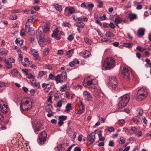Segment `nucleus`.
I'll return each mask as SVG.
<instances>
[{
  "instance_id": "f257e3e1",
  "label": "nucleus",
  "mask_w": 151,
  "mask_h": 151,
  "mask_svg": "<svg viewBox=\"0 0 151 151\" xmlns=\"http://www.w3.org/2000/svg\"><path fill=\"white\" fill-rule=\"evenodd\" d=\"M33 100L31 98H23L22 100L20 105L21 111H27L31 109L33 106Z\"/></svg>"
},
{
  "instance_id": "f03ea898",
  "label": "nucleus",
  "mask_w": 151,
  "mask_h": 151,
  "mask_svg": "<svg viewBox=\"0 0 151 151\" xmlns=\"http://www.w3.org/2000/svg\"><path fill=\"white\" fill-rule=\"evenodd\" d=\"M115 66L114 61L112 58H107L102 63V69L103 70H109Z\"/></svg>"
},
{
  "instance_id": "7ed1b4c3",
  "label": "nucleus",
  "mask_w": 151,
  "mask_h": 151,
  "mask_svg": "<svg viewBox=\"0 0 151 151\" xmlns=\"http://www.w3.org/2000/svg\"><path fill=\"white\" fill-rule=\"evenodd\" d=\"M147 95V90L143 88H141L138 90L136 99L138 101H141L145 99Z\"/></svg>"
},
{
  "instance_id": "20e7f679",
  "label": "nucleus",
  "mask_w": 151,
  "mask_h": 151,
  "mask_svg": "<svg viewBox=\"0 0 151 151\" xmlns=\"http://www.w3.org/2000/svg\"><path fill=\"white\" fill-rule=\"evenodd\" d=\"M119 102L118 105L119 108H122L125 106L129 100V96L128 94H125L120 97L119 99Z\"/></svg>"
},
{
  "instance_id": "39448f33",
  "label": "nucleus",
  "mask_w": 151,
  "mask_h": 151,
  "mask_svg": "<svg viewBox=\"0 0 151 151\" xmlns=\"http://www.w3.org/2000/svg\"><path fill=\"white\" fill-rule=\"evenodd\" d=\"M44 34L41 31L38 30L37 36V38L39 44L41 47H43L46 45L45 39L44 38Z\"/></svg>"
},
{
  "instance_id": "423d86ee",
  "label": "nucleus",
  "mask_w": 151,
  "mask_h": 151,
  "mask_svg": "<svg viewBox=\"0 0 151 151\" xmlns=\"http://www.w3.org/2000/svg\"><path fill=\"white\" fill-rule=\"evenodd\" d=\"M97 83V81L96 79L89 77L84 79L83 84L85 87L91 85H96Z\"/></svg>"
},
{
  "instance_id": "0eeeda50",
  "label": "nucleus",
  "mask_w": 151,
  "mask_h": 151,
  "mask_svg": "<svg viewBox=\"0 0 151 151\" xmlns=\"http://www.w3.org/2000/svg\"><path fill=\"white\" fill-rule=\"evenodd\" d=\"M109 87L112 90H115L117 87L118 82L117 79L114 77H109V82H108Z\"/></svg>"
},
{
  "instance_id": "6e6552de",
  "label": "nucleus",
  "mask_w": 151,
  "mask_h": 151,
  "mask_svg": "<svg viewBox=\"0 0 151 151\" xmlns=\"http://www.w3.org/2000/svg\"><path fill=\"white\" fill-rule=\"evenodd\" d=\"M47 134L45 131L41 132L39 135V138L37 139V142L40 145H43L44 144L47 139Z\"/></svg>"
},
{
  "instance_id": "1a4fd4ad",
  "label": "nucleus",
  "mask_w": 151,
  "mask_h": 151,
  "mask_svg": "<svg viewBox=\"0 0 151 151\" xmlns=\"http://www.w3.org/2000/svg\"><path fill=\"white\" fill-rule=\"evenodd\" d=\"M34 18L33 16L29 18L25 24V28L26 31L28 32V33H29L31 30V28L30 27V25L31 24L32 22L33 21Z\"/></svg>"
},
{
  "instance_id": "9d476101",
  "label": "nucleus",
  "mask_w": 151,
  "mask_h": 151,
  "mask_svg": "<svg viewBox=\"0 0 151 151\" xmlns=\"http://www.w3.org/2000/svg\"><path fill=\"white\" fill-rule=\"evenodd\" d=\"M8 108L6 105L2 100H0V111L3 113L8 111Z\"/></svg>"
},
{
  "instance_id": "9b49d317",
  "label": "nucleus",
  "mask_w": 151,
  "mask_h": 151,
  "mask_svg": "<svg viewBox=\"0 0 151 151\" xmlns=\"http://www.w3.org/2000/svg\"><path fill=\"white\" fill-rule=\"evenodd\" d=\"M42 124L39 121H38L36 123H34L33 124V128L34 132L36 133L42 129L43 128L42 127Z\"/></svg>"
},
{
  "instance_id": "f8f14e48",
  "label": "nucleus",
  "mask_w": 151,
  "mask_h": 151,
  "mask_svg": "<svg viewBox=\"0 0 151 151\" xmlns=\"http://www.w3.org/2000/svg\"><path fill=\"white\" fill-rule=\"evenodd\" d=\"M122 73L124 76V78L127 81L130 80V77L129 70L126 68L124 67L122 71Z\"/></svg>"
},
{
  "instance_id": "ddd939ff",
  "label": "nucleus",
  "mask_w": 151,
  "mask_h": 151,
  "mask_svg": "<svg viewBox=\"0 0 151 151\" xmlns=\"http://www.w3.org/2000/svg\"><path fill=\"white\" fill-rule=\"evenodd\" d=\"M83 98L85 100L88 101H91L92 97L89 92L85 91L83 92Z\"/></svg>"
},
{
  "instance_id": "4468645a",
  "label": "nucleus",
  "mask_w": 151,
  "mask_h": 151,
  "mask_svg": "<svg viewBox=\"0 0 151 151\" xmlns=\"http://www.w3.org/2000/svg\"><path fill=\"white\" fill-rule=\"evenodd\" d=\"M96 133L94 132L91 133L89 134L88 135L87 137V140L90 142V144H91L94 141L95 138V134Z\"/></svg>"
},
{
  "instance_id": "2eb2a0df",
  "label": "nucleus",
  "mask_w": 151,
  "mask_h": 151,
  "mask_svg": "<svg viewBox=\"0 0 151 151\" xmlns=\"http://www.w3.org/2000/svg\"><path fill=\"white\" fill-rule=\"evenodd\" d=\"M58 27H56L55 30L53 31V33L51 35V37L57 40H60L61 38L60 36H58Z\"/></svg>"
},
{
  "instance_id": "dca6fc26",
  "label": "nucleus",
  "mask_w": 151,
  "mask_h": 151,
  "mask_svg": "<svg viewBox=\"0 0 151 151\" xmlns=\"http://www.w3.org/2000/svg\"><path fill=\"white\" fill-rule=\"evenodd\" d=\"M68 11L70 14H73L74 13L76 10L73 7H66L65 9V15L66 16H68V14L66 13V12Z\"/></svg>"
},
{
  "instance_id": "f3484780",
  "label": "nucleus",
  "mask_w": 151,
  "mask_h": 151,
  "mask_svg": "<svg viewBox=\"0 0 151 151\" xmlns=\"http://www.w3.org/2000/svg\"><path fill=\"white\" fill-rule=\"evenodd\" d=\"M127 17L131 21L136 19L137 18V15L131 13L130 12H127Z\"/></svg>"
},
{
  "instance_id": "a211bd4d",
  "label": "nucleus",
  "mask_w": 151,
  "mask_h": 151,
  "mask_svg": "<svg viewBox=\"0 0 151 151\" xmlns=\"http://www.w3.org/2000/svg\"><path fill=\"white\" fill-rule=\"evenodd\" d=\"M67 133L69 137L73 138V139H75L76 137V132L73 131L72 129H70L68 130L67 131Z\"/></svg>"
},
{
  "instance_id": "6ab92c4d",
  "label": "nucleus",
  "mask_w": 151,
  "mask_h": 151,
  "mask_svg": "<svg viewBox=\"0 0 151 151\" xmlns=\"http://www.w3.org/2000/svg\"><path fill=\"white\" fill-rule=\"evenodd\" d=\"M80 54L82 55L84 58H87L89 57L90 55H91V52L88 50H85L83 52H81Z\"/></svg>"
},
{
  "instance_id": "aec40b11",
  "label": "nucleus",
  "mask_w": 151,
  "mask_h": 151,
  "mask_svg": "<svg viewBox=\"0 0 151 151\" xmlns=\"http://www.w3.org/2000/svg\"><path fill=\"white\" fill-rule=\"evenodd\" d=\"M95 133L98 135L99 140L100 141H103L105 140V138L102 136L101 131L99 130H95Z\"/></svg>"
},
{
  "instance_id": "412c9836",
  "label": "nucleus",
  "mask_w": 151,
  "mask_h": 151,
  "mask_svg": "<svg viewBox=\"0 0 151 151\" xmlns=\"http://www.w3.org/2000/svg\"><path fill=\"white\" fill-rule=\"evenodd\" d=\"M123 20L122 18L119 15H117L116 18L115 19L114 23L118 27H119L118 24L119 23H121Z\"/></svg>"
},
{
  "instance_id": "4be33fe9",
  "label": "nucleus",
  "mask_w": 151,
  "mask_h": 151,
  "mask_svg": "<svg viewBox=\"0 0 151 151\" xmlns=\"http://www.w3.org/2000/svg\"><path fill=\"white\" fill-rule=\"evenodd\" d=\"M30 52L33 56L36 58V59H38L39 57L38 53L34 49H31Z\"/></svg>"
},
{
  "instance_id": "5701e85b",
  "label": "nucleus",
  "mask_w": 151,
  "mask_h": 151,
  "mask_svg": "<svg viewBox=\"0 0 151 151\" xmlns=\"http://www.w3.org/2000/svg\"><path fill=\"white\" fill-rule=\"evenodd\" d=\"M79 62L78 59L75 58L73 60V61L69 63V65L71 67L74 66L76 65L79 64Z\"/></svg>"
},
{
  "instance_id": "b1692460",
  "label": "nucleus",
  "mask_w": 151,
  "mask_h": 151,
  "mask_svg": "<svg viewBox=\"0 0 151 151\" xmlns=\"http://www.w3.org/2000/svg\"><path fill=\"white\" fill-rule=\"evenodd\" d=\"M18 73V71L16 69H13L11 70V75L14 77H17Z\"/></svg>"
},
{
  "instance_id": "393cba45",
  "label": "nucleus",
  "mask_w": 151,
  "mask_h": 151,
  "mask_svg": "<svg viewBox=\"0 0 151 151\" xmlns=\"http://www.w3.org/2000/svg\"><path fill=\"white\" fill-rule=\"evenodd\" d=\"M74 25L78 27L81 28H83L85 25L84 23L81 22H76Z\"/></svg>"
},
{
  "instance_id": "a878e982",
  "label": "nucleus",
  "mask_w": 151,
  "mask_h": 151,
  "mask_svg": "<svg viewBox=\"0 0 151 151\" xmlns=\"http://www.w3.org/2000/svg\"><path fill=\"white\" fill-rule=\"evenodd\" d=\"M61 78L63 82L65 81L67 79L66 72L65 71H63L62 73L61 74Z\"/></svg>"
},
{
  "instance_id": "bb28decb",
  "label": "nucleus",
  "mask_w": 151,
  "mask_h": 151,
  "mask_svg": "<svg viewBox=\"0 0 151 151\" xmlns=\"http://www.w3.org/2000/svg\"><path fill=\"white\" fill-rule=\"evenodd\" d=\"M4 63L5 65V67L9 69L12 67V64L9 63L8 61L6 60V59L5 60Z\"/></svg>"
},
{
  "instance_id": "cd10ccee",
  "label": "nucleus",
  "mask_w": 151,
  "mask_h": 151,
  "mask_svg": "<svg viewBox=\"0 0 151 151\" xmlns=\"http://www.w3.org/2000/svg\"><path fill=\"white\" fill-rule=\"evenodd\" d=\"M71 104L70 103L68 104L66 107H65V110L64 111L67 113H68L69 112V111L70 109H71Z\"/></svg>"
},
{
  "instance_id": "c85d7f7f",
  "label": "nucleus",
  "mask_w": 151,
  "mask_h": 151,
  "mask_svg": "<svg viewBox=\"0 0 151 151\" xmlns=\"http://www.w3.org/2000/svg\"><path fill=\"white\" fill-rule=\"evenodd\" d=\"M53 6L57 11L60 12L62 11V8L60 5L57 4H54Z\"/></svg>"
},
{
  "instance_id": "c756f323",
  "label": "nucleus",
  "mask_w": 151,
  "mask_h": 151,
  "mask_svg": "<svg viewBox=\"0 0 151 151\" xmlns=\"http://www.w3.org/2000/svg\"><path fill=\"white\" fill-rule=\"evenodd\" d=\"M43 34L47 33L49 30V27L47 24H45L42 28Z\"/></svg>"
},
{
  "instance_id": "7c9ffc66",
  "label": "nucleus",
  "mask_w": 151,
  "mask_h": 151,
  "mask_svg": "<svg viewBox=\"0 0 151 151\" xmlns=\"http://www.w3.org/2000/svg\"><path fill=\"white\" fill-rule=\"evenodd\" d=\"M55 81L58 82L62 83L63 82L62 78H61V76L60 74L58 75L55 77Z\"/></svg>"
},
{
  "instance_id": "2f4dec72",
  "label": "nucleus",
  "mask_w": 151,
  "mask_h": 151,
  "mask_svg": "<svg viewBox=\"0 0 151 151\" xmlns=\"http://www.w3.org/2000/svg\"><path fill=\"white\" fill-rule=\"evenodd\" d=\"M145 61L147 63L145 64V66L147 68H151V63L150 62V60L148 58H146L145 59Z\"/></svg>"
},
{
  "instance_id": "473e14b6",
  "label": "nucleus",
  "mask_w": 151,
  "mask_h": 151,
  "mask_svg": "<svg viewBox=\"0 0 151 151\" xmlns=\"http://www.w3.org/2000/svg\"><path fill=\"white\" fill-rule=\"evenodd\" d=\"M45 109L46 111L49 113L51 112L52 109V106L51 104H48L46 106Z\"/></svg>"
},
{
  "instance_id": "72a5a7b5",
  "label": "nucleus",
  "mask_w": 151,
  "mask_h": 151,
  "mask_svg": "<svg viewBox=\"0 0 151 151\" xmlns=\"http://www.w3.org/2000/svg\"><path fill=\"white\" fill-rule=\"evenodd\" d=\"M101 40L102 42L104 44H109L110 43L111 41L110 39L105 38H103L101 39Z\"/></svg>"
},
{
  "instance_id": "f704fd0d",
  "label": "nucleus",
  "mask_w": 151,
  "mask_h": 151,
  "mask_svg": "<svg viewBox=\"0 0 151 151\" xmlns=\"http://www.w3.org/2000/svg\"><path fill=\"white\" fill-rule=\"evenodd\" d=\"M8 51L6 49H0V55H6L8 54Z\"/></svg>"
},
{
  "instance_id": "c9c22d12",
  "label": "nucleus",
  "mask_w": 151,
  "mask_h": 151,
  "mask_svg": "<svg viewBox=\"0 0 151 151\" xmlns=\"http://www.w3.org/2000/svg\"><path fill=\"white\" fill-rule=\"evenodd\" d=\"M87 8L86 9H88L89 11L91 10L94 6V5L92 4L87 3Z\"/></svg>"
},
{
  "instance_id": "e433bc0d",
  "label": "nucleus",
  "mask_w": 151,
  "mask_h": 151,
  "mask_svg": "<svg viewBox=\"0 0 151 151\" xmlns=\"http://www.w3.org/2000/svg\"><path fill=\"white\" fill-rule=\"evenodd\" d=\"M56 151H64V149L62 147L61 145L58 146L55 148Z\"/></svg>"
},
{
  "instance_id": "4c0bfd02",
  "label": "nucleus",
  "mask_w": 151,
  "mask_h": 151,
  "mask_svg": "<svg viewBox=\"0 0 151 151\" xmlns=\"http://www.w3.org/2000/svg\"><path fill=\"white\" fill-rule=\"evenodd\" d=\"M144 32L145 30L144 29L142 28L139 29L138 32V33L139 35V37H140L141 36L143 35H144Z\"/></svg>"
},
{
  "instance_id": "58836bf2",
  "label": "nucleus",
  "mask_w": 151,
  "mask_h": 151,
  "mask_svg": "<svg viewBox=\"0 0 151 151\" xmlns=\"http://www.w3.org/2000/svg\"><path fill=\"white\" fill-rule=\"evenodd\" d=\"M123 46L127 47H131L132 46V44L131 43H124L123 44Z\"/></svg>"
},
{
  "instance_id": "ea45409f",
  "label": "nucleus",
  "mask_w": 151,
  "mask_h": 151,
  "mask_svg": "<svg viewBox=\"0 0 151 151\" xmlns=\"http://www.w3.org/2000/svg\"><path fill=\"white\" fill-rule=\"evenodd\" d=\"M106 35L108 37H113L115 36L114 34L110 32H107L106 33Z\"/></svg>"
},
{
  "instance_id": "a19ab883",
  "label": "nucleus",
  "mask_w": 151,
  "mask_h": 151,
  "mask_svg": "<svg viewBox=\"0 0 151 151\" xmlns=\"http://www.w3.org/2000/svg\"><path fill=\"white\" fill-rule=\"evenodd\" d=\"M73 50H69L66 53L67 56L68 58H70L72 56V54L73 53Z\"/></svg>"
},
{
  "instance_id": "79ce46f5",
  "label": "nucleus",
  "mask_w": 151,
  "mask_h": 151,
  "mask_svg": "<svg viewBox=\"0 0 151 151\" xmlns=\"http://www.w3.org/2000/svg\"><path fill=\"white\" fill-rule=\"evenodd\" d=\"M5 85L3 82H0V92L1 91L5 88Z\"/></svg>"
},
{
  "instance_id": "37998d69",
  "label": "nucleus",
  "mask_w": 151,
  "mask_h": 151,
  "mask_svg": "<svg viewBox=\"0 0 151 151\" xmlns=\"http://www.w3.org/2000/svg\"><path fill=\"white\" fill-rule=\"evenodd\" d=\"M67 89V85H63L61 86L60 88V90L62 92H64Z\"/></svg>"
},
{
  "instance_id": "c03bdc74",
  "label": "nucleus",
  "mask_w": 151,
  "mask_h": 151,
  "mask_svg": "<svg viewBox=\"0 0 151 151\" xmlns=\"http://www.w3.org/2000/svg\"><path fill=\"white\" fill-rule=\"evenodd\" d=\"M59 119L60 120H63V121L66 119L67 116L65 115H60L58 117Z\"/></svg>"
},
{
  "instance_id": "a18cd8bd",
  "label": "nucleus",
  "mask_w": 151,
  "mask_h": 151,
  "mask_svg": "<svg viewBox=\"0 0 151 151\" xmlns=\"http://www.w3.org/2000/svg\"><path fill=\"white\" fill-rule=\"evenodd\" d=\"M49 52V49L48 48H45L43 51V54L44 56H47Z\"/></svg>"
},
{
  "instance_id": "49530a36",
  "label": "nucleus",
  "mask_w": 151,
  "mask_h": 151,
  "mask_svg": "<svg viewBox=\"0 0 151 151\" xmlns=\"http://www.w3.org/2000/svg\"><path fill=\"white\" fill-rule=\"evenodd\" d=\"M32 86L34 87L37 88H40V83L39 82H36L34 84L32 85Z\"/></svg>"
},
{
  "instance_id": "de8ad7c7",
  "label": "nucleus",
  "mask_w": 151,
  "mask_h": 151,
  "mask_svg": "<svg viewBox=\"0 0 151 151\" xmlns=\"http://www.w3.org/2000/svg\"><path fill=\"white\" fill-rule=\"evenodd\" d=\"M9 18L10 20H14L17 19V17L15 15H11L9 16Z\"/></svg>"
},
{
  "instance_id": "09e8293b",
  "label": "nucleus",
  "mask_w": 151,
  "mask_h": 151,
  "mask_svg": "<svg viewBox=\"0 0 151 151\" xmlns=\"http://www.w3.org/2000/svg\"><path fill=\"white\" fill-rule=\"evenodd\" d=\"M137 111L139 115H140L141 116H142V115L143 113V110L142 109L140 108L138 109L137 110Z\"/></svg>"
},
{
  "instance_id": "8fccbe9b",
  "label": "nucleus",
  "mask_w": 151,
  "mask_h": 151,
  "mask_svg": "<svg viewBox=\"0 0 151 151\" xmlns=\"http://www.w3.org/2000/svg\"><path fill=\"white\" fill-rule=\"evenodd\" d=\"M22 55L21 53H20L19 55V57L18 59V60L19 62V63H20L22 62Z\"/></svg>"
},
{
  "instance_id": "3c124183",
  "label": "nucleus",
  "mask_w": 151,
  "mask_h": 151,
  "mask_svg": "<svg viewBox=\"0 0 151 151\" xmlns=\"http://www.w3.org/2000/svg\"><path fill=\"white\" fill-rule=\"evenodd\" d=\"M20 34L21 36L23 37L25 35L24 30V29H22L20 31Z\"/></svg>"
},
{
  "instance_id": "603ef678",
  "label": "nucleus",
  "mask_w": 151,
  "mask_h": 151,
  "mask_svg": "<svg viewBox=\"0 0 151 151\" xmlns=\"http://www.w3.org/2000/svg\"><path fill=\"white\" fill-rule=\"evenodd\" d=\"M131 130L135 134L138 130V129L135 127H133L131 128Z\"/></svg>"
},
{
  "instance_id": "864d4df0",
  "label": "nucleus",
  "mask_w": 151,
  "mask_h": 151,
  "mask_svg": "<svg viewBox=\"0 0 151 151\" xmlns=\"http://www.w3.org/2000/svg\"><path fill=\"white\" fill-rule=\"evenodd\" d=\"M139 137L142 135V132L141 130L137 131L135 133Z\"/></svg>"
},
{
  "instance_id": "5fc2aeb1",
  "label": "nucleus",
  "mask_w": 151,
  "mask_h": 151,
  "mask_svg": "<svg viewBox=\"0 0 151 151\" xmlns=\"http://www.w3.org/2000/svg\"><path fill=\"white\" fill-rule=\"evenodd\" d=\"M136 49L140 51L143 52L145 50V49H142V47L140 46H138L136 47Z\"/></svg>"
},
{
  "instance_id": "6e6d98bb",
  "label": "nucleus",
  "mask_w": 151,
  "mask_h": 151,
  "mask_svg": "<svg viewBox=\"0 0 151 151\" xmlns=\"http://www.w3.org/2000/svg\"><path fill=\"white\" fill-rule=\"evenodd\" d=\"M13 49H16L17 50V51L18 52H20V53H21V51H20L19 48L18 47H17L16 46H13Z\"/></svg>"
},
{
  "instance_id": "4d7b16f0",
  "label": "nucleus",
  "mask_w": 151,
  "mask_h": 151,
  "mask_svg": "<svg viewBox=\"0 0 151 151\" xmlns=\"http://www.w3.org/2000/svg\"><path fill=\"white\" fill-rule=\"evenodd\" d=\"M74 39V37L73 36V35H71L68 36L67 38V39L69 41H72Z\"/></svg>"
},
{
  "instance_id": "13d9d810",
  "label": "nucleus",
  "mask_w": 151,
  "mask_h": 151,
  "mask_svg": "<svg viewBox=\"0 0 151 151\" xmlns=\"http://www.w3.org/2000/svg\"><path fill=\"white\" fill-rule=\"evenodd\" d=\"M49 85V84H46V83H43L42 85V87L45 88L44 89L45 90H46L47 88V86H48Z\"/></svg>"
},
{
  "instance_id": "bf43d9fd",
  "label": "nucleus",
  "mask_w": 151,
  "mask_h": 151,
  "mask_svg": "<svg viewBox=\"0 0 151 151\" xmlns=\"http://www.w3.org/2000/svg\"><path fill=\"white\" fill-rule=\"evenodd\" d=\"M107 130L109 132H112L114 131V129L112 127H108L107 128Z\"/></svg>"
},
{
  "instance_id": "052dcab7",
  "label": "nucleus",
  "mask_w": 151,
  "mask_h": 151,
  "mask_svg": "<svg viewBox=\"0 0 151 151\" xmlns=\"http://www.w3.org/2000/svg\"><path fill=\"white\" fill-rule=\"evenodd\" d=\"M27 77L29 78H35V76L29 74H28L27 75Z\"/></svg>"
},
{
  "instance_id": "680f3d73",
  "label": "nucleus",
  "mask_w": 151,
  "mask_h": 151,
  "mask_svg": "<svg viewBox=\"0 0 151 151\" xmlns=\"http://www.w3.org/2000/svg\"><path fill=\"white\" fill-rule=\"evenodd\" d=\"M45 73V72L44 71H40L38 73V76L40 77H42L44 75Z\"/></svg>"
},
{
  "instance_id": "e2e57ef3",
  "label": "nucleus",
  "mask_w": 151,
  "mask_h": 151,
  "mask_svg": "<svg viewBox=\"0 0 151 151\" xmlns=\"http://www.w3.org/2000/svg\"><path fill=\"white\" fill-rule=\"evenodd\" d=\"M62 101H60L57 103V106L58 107H61L62 106Z\"/></svg>"
},
{
  "instance_id": "0e129e2a",
  "label": "nucleus",
  "mask_w": 151,
  "mask_h": 151,
  "mask_svg": "<svg viewBox=\"0 0 151 151\" xmlns=\"http://www.w3.org/2000/svg\"><path fill=\"white\" fill-rule=\"evenodd\" d=\"M109 146L113 147L114 146V144L112 141H110L109 143Z\"/></svg>"
},
{
  "instance_id": "69168bd1",
  "label": "nucleus",
  "mask_w": 151,
  "mask_h": 151,
  "mask_svg": "<svg viewBox=\"0 0 151 151\" xmlns=\"http://www.w3.org/2000/svg\"><path fill=\"white\" fill-rule=\"evenodd\" d=\"M84 40L86 43L87 44H89L91 43V41L87 38H85Z\"/></svg>"
},
{
  "instance_id": "338daca9",
  "label": "nucleus",
  "mask_w": 151,
  "mask_h": 151,
  "mask_svg": "<svg viewBox=\"0 0 151 151\" xmlns=\"http://www.w3.org/2000/svg\"><path fill=\"white\" fill-rule=\"evenodd\" d=\"M87 4H86L85 3H83L81 4V7L86 9L87 7Z\"/></svg>"
},
{
  "instance_id": "774afa93",
  "label": "nucleus",
  "mask_w": 151,
  "mask_h": 151,
  "mask_svg": "<svg viewBox=\"0 0 151 151\" xmlns=\"http://www.w3.org/2000/svg\"><path fill=\"white\" fill-rule=\"evenodd\" d=\"M63 123L64 122L63 120H60L58 122V124L60 127L63 124Z\"/></svg>"
}]
</instances>
